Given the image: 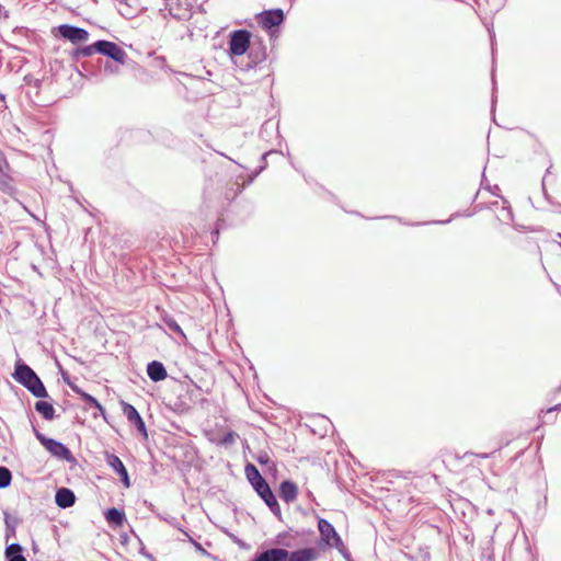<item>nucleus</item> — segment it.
Listing matches in <instances>:
<instances>
[{"label": "nucleus", "instance_id": "17", "mask_svg": "<svg viewBox=\"0 0 561 561\" xmlns=\"http://www.w3.org/2000/svg\"><path fill=\"white\" fill-rule=\"evenodd\" d=\"M5 558L7 561H26L19 543H11L5 548Z\"/></svg>", "mask_w": 561, "mask_h": 561}, {"label": "nucleus", "instance_id": "7", "mask_svg": "<svg viewBox=\"0 0 561 561\" xmlns=\"http://www.w3.org/2000/svg\"><path fill=\"white\" fill-rule=\"evenodd\" d=\"M58 32L61 37L70 41L72 44L83 43L89 38L88 31L69 24L59 25Z\"/></svg>", "mask_w": 561, "mask_h": 561}, {"label": "nucleus", "instance_id": "26", "mask_svg": "<svg viewBox=\"0 0 561 561\" xmlns=\"http://www.w3.org/2000/svg\"><path fill=\"white\" fill-rule=\"evenodd\" d=\"M184 535L188 538V540L193 543L195 549L203 556H208V552L202 547V545L197 541H195L192 537L188 536L187 533H184Z\"/></svg>", "mask_w": 561, "mask_h": 561}, {"label": "nucleus", "instance_id": "30", "mask_svg": "<svg viewBox=\"0 0 561 561\" xmlns=\"http://www.w3.org/2000/svg\"><path fill=\"white\" fill-rule=\"evenodd\" d=\"M253 179H254V176H250L245 183H243L241 186H238V190H237L234 196L238 195L239 193H241L242 190L244 188V186L247 184H250L253 181Z\"/></svg>", "mask_w": 561, "mask_h": 561}, {"label": "nucleus", "instance_id": "27", "mask_svg": "<svg viewBox=\"0 0 561 561\" xmlns=\"http://www.w3.org/2000/svg\"><path fill=\"white\" fill-rule=\"evenodd\" d=\"M256 460L261 463V465H268L271 462L270 460V456L267 455V453H261L257 457H256Z\"/></svg>", "mask_w": 561, "mask_h": 561}, {"label": "nucleus", "instance_id": "4", "mask_svg": "<svg viewBox=\"0 0 561 561\" xmlns=\"http://www.w3.org/2000/svg\"><path fill=\"white\" fill-rule=\"evenodd\" d=\"M96 53L107 56L119 65H125L127 60L126 51L117 44L108 41L95 42Z\"/></svg>", "mask_w": 561, "mask_h": 561}, {"label": "nucleus", "instance_id": "12", "mask_svg": "<svg viewBox=\"0 0 561 561\" xmlns=\"http://www.w3.org/2000/svg\"><path fill=\"white\" fill-rule=\"evenodd\" d=\"M56 504L61 508H68L76 502L75 493L68 488H60L55 495Z\"/></svg>", "mask_w": 561, "mask_h": 561}, {"label": "nucleus", "instance_id": "15", "mask_svg": "<svg viewBox=\"0 0 561 561\" xmlns=\"http://www.w3.org/2000/svg\"><path fill=\"white\" fill-rule=\"evenodd\" d=\"M298 489L297 485L289 481L285 480L279 485V496L286 503H291L297 499Z\"/></svg>", "mask_w": 561, "mask_h": 561}, {"label": "nucleus", "instance_id": "19", "mask_svg": "<svg viewBox=\"0 0 561 561\" xmlns=\"http://www.w3.org/2000/svg\"><path fill=\"white\" fill-rule=\"evenodd\" d=\"M105 518L110 524L122 526L125 520V514L123 511L112 507L106 511Z\"/></svg>", "mask_w": 561, "mask_h": 561}, {"label": "nucleus", "instance_id": "9", "mask_svg": "<svg viewBox=\"0 0 561 561\" xmlns=\"http://www.w3.org/2000/svg\"><path fill=\"white\" fill-rule=\"evenodd\" d=\"M259 23L265 30H272L284 21V13L280 9L264 11L257 16Z\"/></svg>", "mask_w": 561, "mask_h": 561}, {"label": "nucleus", "instance_id": "25", "mask_svg": "<svg viewBox=\"0 0 561 561\" xmlns=\"http://www.w3.org/2000/svg\"><path fill=\"white\" fill-rule=\"evenodd\" d=\"M103 70L105 73L107 75H116L119 72V68L117 65H114L113 62L111 61H106L104 64V67H103Z\"/></svg>", "mask_w": 561, "mask_h": 561}, {"label": "nucleus", "instance_id": "31", "mask_svg": "<svg viewBox=\"0 0 561 561\" xmlns=\"http://www.w3.org/2000/svg\"><path fill=\"white\" fill-rule=\"evenodd\" d=\"M561 410V403L560 404H557L556 407H553L552 409L549 410L550 411H559Z\"/></svg>", "mask_w": 561, "mask_h": 561}, {"label": "nucleus", "instance_id": "1", "mask_svg": "<svg viewBox=\"0 0 561 561\" xmlns=\"http://www.w3.org/2000/svg\"><path fill=\"white\" fill-rule=\"evenodd\" d=\"M14 379L23 385L34 397L36 398H46L47 391L39 379V377L36 375V373L26 364L24 363H18L15 365V371L13 374Z\"/></svg>", "mask_w": 561, "mask_h": 561}, {"label": "nucleus", "instance_id": "24", "mask_svg": "<svg viewBox=\"0 0 561 561\" xmlns=\"http://www.w3.org/2000/svg\"><path fill=\"white\" fill-rule=\"evenodd\" d=\"M165 325L168 327V329L172 332H175L178 334H180L181 336H185L181 327L179 325V323L171 317H165L163 319Z\"/></svg>", "mask_w": 561, "mask_h": 561}, {"label": "nucleus", "instance_id": "10", "mask_svg": "<svg viewBox=\"0 0 561 561\" xmlns=\"http://www.w3.org/2000/svg\"><path fill=\"white\" fill-rule=\"evenodd\" d=\"M289 551L283 548L267 549L259 554L252 561H287Z\"/></svg>", "mask_w": 561, "mask_h": 561}, {"label": "nucleus", "instance_id": "11", "mask_svg": "<svg viewBox=\"0 0 561 561\" xmlns=\"http://www.w3.org/2000/svg\"><path fill=\"white\" fill-rule=\"evenodd\" d=\"M191 8L190 0H175L170 8V13L178 20H187L191 18Z\"/></svg>", "mask_w": 561, "mask_h": 561}, {"label": "nucleus", "instance_id": "8", "mask_svg": "<svg viewBox=\"0 0 561 561\" xmlns=\"http://www.w3.org/2000/svg\"><path fill=\"white\" fill-rule=\"evenodd\" d=\"M122 410L126 419L129 423L135 425L137 431L144 436V438L148 437L146 424L140 416L139 412L136 410V408L127 402H122Z\"/></svg>", "mask_w": 561, "mask_h": 561}, {"label": "nucleus", "instance_id": "32", "mask_svg": "<svg viewBox=\"0 0 561 561\" xmlns=\"http://www.w3.org/2000/svg\"><path fill=\"white\" fill-rule=\"evenodd\" d=\"M560 247H561V243H560Z\"/></svg>", "mask_w": 561, "mask_h": 561}, {"label": "nucleus", "instance_id": "23", "mask_svg": "<svg viewBox=\"0 0 561 561\" xmlns=\"http://www.w3.org/2000/svg\"><path fill=\"white\" fill-rule=\"evenodd\" d=\"M94 51H96L95 43H94V44H92V45H89V46H84V47L77 48V49L75 50L73 56H75L76 58H80V57H89V56H91Z\"/></svg>", "mask_w": 561, "mask_h": 561}, {"label": "nucleus", "instance_id": "20", "mask_svg": "<svg viewBox=\"0 0 561 561\" xmlns=\"http://www.w3.org/2000/svg\"><path fill=\"white\" fill-rule=\"evenodd\" d=\"M107 465L119 476L124 471H126V468L123 463V461L114 454L107 455Z\"/></svg>", "mask_w": 561, "mask_h": 561}, {"label": "nucleus", "instance_id": "6", "mask_svg": "<svg viewBox=\"0 0 561 561\" xmlns=\"http://www.w3.org/2000/svg\"><path fill=\"white\" fill-rule=\"evenodd\" d=\"M257 495L264 501V503L268 506L271 512L277 516L280 517V507L277 502V499L275 494L273 493L272 489L270 488L268 483L265 481L259 486L253 488Z\"/></svg>", "mask_w": 561, "mask_h": 561}, {"label": "nucleus", "instance_id": "22", "mask_svg": "<svg viewBox=\"0 0 561 561\" xmlns=\"http://www.w3.org/2000/svg\"><path fill=\"white\" fill-rule=\"evenodd\" d=\"M12 473L3 466H0V489H5L11 484Z\"/></svg>", "mask_w": 561, "mask_h": 561}, {"label": "nucleus", "instance_id": "14", "mask_svg": "<svg viewBox=\"0 0 561 561\" xmlns=\"http://www.w3.org/2000/svg\"><path fill=\"white\" fill-rule=\"evenodd\" d=\"M319 556L316 548H302L289 552L287 561H314Z\"/></svg>", "mask_w": 561, "mask_h": 561}, {"label": "nucleus", "instance_id": "21", "mask_svg": "<svg viewBox=\"0 0 561 561\" xmlns=\"http://www.w3.org/2000/svg\"><path fill=\"white\" fill-rule=\"evenodd\" d=\"M78 394H80L82 397V399L84 400V402L87 404H89L90 407H93L100 411H103V407L101 405V403L94 398L92 397L91 394L89 393H85L77 388L73 389Z\"/></svg>", "mask_w": 561, "mask_h": 561}, {"label": "nucleus", "instance_id": "3", "mask_svg": "<svg viewBox=\"0 0 561 561\" xmlns=\"http://www.w3.org/2000/svg\"><path fill=\"white\" fill-rule=\"evenodd\" d=\"M251 33L247 30H237L229 35V53L231 56H242L250 47Z\"/></svg>", "mask_w": 561, "mask_h": 561}, {"label": "nucleus", "instance_id": "18", "mask_svg": "<svg viewBox=\"0 0 561 561\" xmlns=\"http://www.w3.org/2000/svg\"><path fill=\"white\" fill-rule=\"evenodd\" d=\"M35 410L43 415L45 420H53L55 417V409L51 403L47 401H37L35 403Z\"/></svg>", "mask_w": 561, "mask_h": 561}, {"label": "nucleus", "instance_id": "2", "mask_svg": "<svg viewBox=\"0 0 561 561\" xmlns=\"http://www.w3.org/2000/svg\"><path fill=\"white\" fill-rule=\"evenodd\" d=\"M35 437L38 442L45 447L47 451H49L54 457L58 459L66 460L71 462L75 460L69 448L60 442H57L53 438L46 437L43 433L37 431L35 427L33 428Z\"/></svg>", "mask_w": 561, "mask_h": 561}, {"label": "nucleus", "instance_id": "29", "mask_svg": "<svg viewBox=\"0 0 561 561\" xmlns=\"http://www.w3.org/2000/svg\"><path fill=\"white\" fill-rule=\"evenodd\" d=\"M123 484L128 488L130 485L129 477L127 470L119 474Z\"/></svg>", "mask_w": 561, "mask_h": 561}, {"label": "nucleus", "instance_id": "5", "mask_svg": "<svg viewBox=\"0 0 561 561\" xmlns=\"http://www.w3.org/2000/svg\"><path fill=\"white\" fill-rule=\"evenodd\" d=\"M318 529L321 535V539L330 547L336 548L341 550L344 545L340 537V535L336 533L335 528L331 523H329L324 518H320L318 522Z\"/></svg>", "mask_w": 561, "mask_h": 561}, {"label": "nucleus", "instance_id": "28", "mask_svg": "<svg viewBox=\"0 0 561 561\" xmlns=\"http://www.w3.org/2000/svg\"><path fill=\"white\" fill-rule=\"evenodd\" d=\"M237 434L234 432H229L224 437L225 444H232L236 439Z\"/></svg>", "mask_w": 561, "mask_h": 561}, {"label": "nucleus", "instance_id": "16", "mask_svg": "<svg viewBox=\"0 0 561 561\" xmlns=\"http://www.w3.org/2000/svg\"><path fill=\"white\" fill-rule=\"evenodd\" d=\"M244 472H245L247 479L250 482V484L252 485V488L259 486L260 484H262L263 482L266 481L261 476V473L257 470V468L254 465H252V463H248L245 466Z\"/></svg>", "mask_w": 561, "mask_h": 561}, {"label": "nucleus", "instance_id": "13", "mask_svg": "<svg viewBox=\"0 0 561 561\" xmlns=\"http://www.w3.org/2000/svg\"><path fill=\"white\" fill-rule=\"evenodd\" d=\"M147 375L154 381H162L167 378V369L161 362L152 360L147 365Z\"/></svg>", "mask_w": 561, "mask_h": 561}]
</instances>
